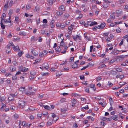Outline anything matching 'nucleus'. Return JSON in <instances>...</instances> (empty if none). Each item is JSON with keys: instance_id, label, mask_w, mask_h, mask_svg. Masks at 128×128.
Wrapping results in <instances>:
<instances>
[{"instance_id": "f257e3e1", "label": "nucleus", "mask_w": 128, "mask_h": 128, "mask_svg": "<svg viewBox=\"0 0 128 128\" xmlns=\"http://www.w3.org/2000/svg\"><path fill=\"white\" fill-rule=\"evenodd\" d=\"M25 104H26L25 102L22 100H20L18 103L20 107L22 108H24Z\"/></svg>"}, {"instance_id": "f03ea898", "label": "nucleus", "mask_w": 128, "mask_h": 128, "mask_svg": "<svg viewBox=\"0 0 128 128\" xmlns=\"http://www.w3.org/2000/svg\"><path fill=\"white\" fill-rule=\"evenodd\" d=\"M72 38L75 41H76L77 39L80 40H81V36L80 34L76 35V36H73Z\"/></svg>"}, {"instance_id": "7ed1b4c3", "label": "nucleus", "mask_w": 128, "mask_h": 128, "mask_svg": "<svg viewBox=\"0 0 128 128\" xmlns=\"http://www.w3.org/2000/svg\"><path fill=\"white\" fill-rule=\"evenodd\" d=\"M128 56L127 55H120L117 56V59H118L120 61H121L124 59V58Z\"/></svg>"}, {"instance_id": "20e7f679", "label": "nucleus", "mask_w": 128, "mask_h": 128, "mask_svg": "<svg viewBox=\"0 0 128 128\" xmlns=\"http://www.w3.org/2000/svg\"><path fill=\"white\" fill-rule=\"evenodd\" d=\"M56 25L57 26L60 27V29H64L65 27L64 24H61L60 22H58Z\"/></svg>"}, {"instance_id": "39448f33", "label": "nucleus", "mask_w": 128, "mask_h": 128, "mask_svg": "<svg viewBox=\"0 0 128 128\" xmlns=\"http://www.w3.org/2000/svg\"><path fill=\"white\" fill-rule=\"evenodd\" d=\"M84 36L86 39H87L88 41H90L91 40V38L90 37L89 34L86 33L84 34Z\"/></svg>"}, {"instance_id": "423d86ee", "label": "nucleus", "mask_w": 128, "mask_h": 128, "mask_svg": "<svg viewBox=\"0 0 128 128\" xmlns=\"http://www.w3.org/2000/svg\"><path fill=\"white\" fill-rule=\"evenodd\" d=\"M42 68L46 70H48L49 68V65L47 63L43 64L42 66Z\"/></svg>"}, {"instance_id": "0eeeda50", "label": "nucleus", "mask_w": 128, "mask_h": 128, "mask_svg": "<svg viewBox=\"0 0 128 128\" xmlns=\"http://www.w3.org/2000/svg\"><path fill=\"white\" fill-rule=\"evenodd\" d=\"M13 48L14 50L16 51H18L19 52L20 50L19 49V46H14L13 47Z\"/></svg>"}, {"instance_id": "6e6552de", "label": "nucleus", "mask_w": 128, "mask_h": 128, "mask_svg": "<svg viewBox=\"0 0 128 128\" xmlns=\"http://www.w3.org/2000/svg\"><path fill=\"white\" fill-rule=\"evenodd\" d=\"M31 52L35 56H36L38 55V53L34 49H33L32 50Z\"/></svg>"}, {"instance_id": "1a4fd4ad", "label": "nucleus", "mask_w": 128, "mask_h": 128, "mask_svg": "<svg viewBox=\"0 0 128 128\" xmlns=\"http://www.w3.org/2000/svg\"><path fill=\"white\" fill-rule=\"evenodd\" d=\"M63 12L61 10H59L56 12V13L58 16H60L62 14Z\"/></svg>"}, {"instance_id": "9d476101", "label": "nucleus", "mask_w": 128, "mask_h": 128, "mask_svg": "<svg viewBox=\"0 0 128 128\" xmlns=\"http://www.w3.org/2000/svg\"><path fill=\"white\" fill-rule=\"evenodd\" d=\"M56 0H48L47 2L50 5H52L53 3L55 2Z\"/></svg>"}, {"instance_id": "9b49d317", "label": "nucleus", "mask_w": 128, "mask_h": 128, "mask_svg": "<svg viewBox=\"0 0 128 128\" xmlns=\"http://www.w3.org/2000/svg\"><path fill=\"white\" fill-rule=\"evenodd\" d=\"M8 2L9 1L6 2L5 4V5L4 8V10H6L7 8H8Z\"/></svg>"}, {"instance_id": "f8f14e48", "label": "nucleus", "mask_w": 128, "mask_h": 128, "mask_svg": "<svg viewBox=\"0 0 128 128\" xmlns=\"http://www.w3.org/2000/svg\"><path fill=\"white\" fill-rule=\"evenodd\" d=\"M54 21L52 20L50 22V27L52 28H53L54 26Z\"/></svg>"}, {"instance_id": "ddd939ff", "label": "nucleus", "mask_w": 128, "mask_h": 128, "mask_svg": "<svg viewBox=\"0 0 128 128\" xmlns=\"http://www.w3.org/2000/svg\"><path fill=\"white\" fill-rule=\"evenodd\" d=\"M10 69L11 72L14 71L16 70V68L15 67L11 66H10Z\"/></svg>"}, {"instance_id": "4468645a", "label": "nucleus", "mask_w": 128, "mask_h": 128, "mask_svg": "<svg viewBox=\"0 0 128 128\" xmlns=\"http://www.w3.org/2000/svg\"><path fill=\"white\" fill-rule=\"evenodd\" d=\"M28 69L27 68L23 67L22 68L20 71L22 72H26L28 71Z\"/></svg>"}, {"instance_id": "2eb2a0df", "label": "nucleus", "mask_w": 128, "mask_h": 128, "mask_svg": "<svg viewBox=\"0 0 128 128\" xmlns=\"http://www.w3.org/2000/svg\"><path fill=\"white\" fill-rule=\"evenodd\" d=\"M6 16V15L4 13H3L2 14V16L1 17V20L2 22L4 20V19L5 18Z\"/></svg>"}, {"instance_id": "dca6fc26", "label": "nucleus", "mask_w": 128, "mask_h": 128, "mask_svg": "<svg viewBox=\"0 0 128 128\" xmlns=\"http://www.w3.org/2000/svg\"><path fill=\"white\" fill-rule=\"evenodd\" d=\"M112 118L115 121L118 120V116L114 115L112 117Z\"/></svg>"}, {"instance_id": "f3484780", "label": "nucleus", "mask_w": 128, "mask_h": 128, "mask_svg": "<svg viewBox=\"0 0 128 128\" xmlns=\"http://www.w3.org/2000/svg\"><path fill=\"white\" fill-rule=\"evenodd\" d=\"M31 75L34 76L36 74V71L34 70H32L30 72Z\"/></svg>"}, {"instance_id": "a211bd4d", "label": "nucleus", "mask_w": 128, "mask_h": 128, "mask_svg": "<svg viewBox=\"0 0 128 128\" xmlns=\"http://www.w3.org/2000/svg\"><path fill=\"white\" fill-rule=\"evenodd\" d=\"M43 107L44 108L48 110H50L51 109L50 107L47 105L44 106Z\"/></svg>"}, {"instance_id": "6ab92c4d", "label": "nucleus", "mask_w": 128, "mask_h": 128, "mask_svg": "<svg viewBox=\"0 0 128 128\" xmlns=\"http://www.w3.org/2000/svg\"><path fill=\"white\" fill-rule=\"evenodd\" d=\"M59 9L61 10H61L63 12H64L65 10L64 9V6L63 5H61L59 7Z\"/></svg>"}, {"instance_id": "aec40b11", "label": "nucleus", "mask_w": 128, "mask_h": 128, "mask_svg": "<svg viewBox=\"0 0 128 128\" xmlns=\"http://www.w3.org/2000/svg\"><path fill=\"white\" fill-rule=\"evenodd\" d=\"M115 12H113L112 13V14L110 16V18L114 20L115 18V16L114 14H115Z\"/></svg>"}, {"instance_id": "412c9836", "label": "nucleus", "mask_w": 128, "mask_h": 128, "mask_svg": "<svg viewBox=\"0 0 128 128\" xmlns=\"http://www.w3.org/2000/svg\"><path fill=\"white\" fill-rule=\"evenodd\" d=\"M24 53V52H23L20 51V50L18 52V55L20 57L22 56Z\"/></svg>"}, {"instance_id": "4be33fe9", "label": "nucleus", "mask_w": 128, "mask_h": 128, "mask_svg": "<svg viewBox=\"0 0 128 128\" xmlns=\"http://www.w3.org/2000/svg\"><path fill=\"white\" fill-rule=\"evenodd\" d=\"M97 24V23L95 21L93 22H91V23L90 24V26H92L95 25H96Z\"/></svg>"}, {"instance_id": "5701e85b", "label": "nucleus", "mask_w": 128, "mask_h": 128, "mask_svg": "<svg viewBox=\"0 0 128 128\" xmlns=\"http://www.w3.org/2000/svg\"><path fill=\"white\" fill-rule=\"evenodd\" d=\"M19 34L21 36H25L26 33L24 31H20L19 32Z\"/></svg>"}, {"instance_id": "b1692460", "label": "nucleus", "mask_w": 128, "mask_h": 128, "mask_svg": "<svg viewBox=\"0 0 128 128\" xmlns=\"http://www.w3.org/2000/svg\"><path fill=\"white\" fill-rule=\"evenodd\" d=\"M110 74L113 76H115L117 74V72L114 71L112 70Z\"/></svg>"}, {"instance_id": "393cba45", "label": "nucleus", "mask_w": 128, "mask_h": 128, "mask_svg": "<svg viewBox=\"0 0 128 128\" xmlns=\"http://www.w3.org/2000/svg\"><path fill=\"white\" fill-rule=\"evenodd\" d=\"M90 87L91 88H92L94 91H95L96 90V88L95 86L93 84H90Z\"/></svg>"}, {"instance_id": "a878e982", "label": "nucleus", "mask_w": 128, "mask_h": 128, "mask_svg": "<svg viewBox=\"0 0 128 128\" xmlns=\"http://www.w3.org/2000/svg\"><path fill=\"white\" fill-rule=\"evenodd\" d=\"M116 60L115 59H113L111 60L110 61L109 63V65H111Z\"/></svg>"}, {"instance_id": "bb28decb", "label": "nucleus", "mask_w": 128, "mask_h": 128, "mask_svg": "<svg viewBox=\"0 0 128 128\" xmlns=\"http://www.w3.org/2000/svg\"><path fill=\"white\" fill-rule=\"evenodd\" d=\"M72 67L73 68H75L78 67V64H73L72 66Z\"/></svg>"}, {"instance_id": "cd10ccee", "label": "nucleus", "mask_w": 128, "mask_h": 128, "mask_svg": "<svg viewBox=\"0 0 128 128\" xmlns=\"http://www.w3.org/2000/svg\"><path fill=\"white\" fill-rule=\"evenodd\" d=\"M25 87H21L19 89V90L20 91L23 92L25 90Z\"/></svg>"}, {"instance_id": "c85d7f7f", "label": "nucleus", "mask_w": 128, "mask_h": 128, "mask_svg": "<svg viewBox=\"0 0 128 128\" xmlns=\"http://www.w3.org/2000/svg\"><path fill=\"white\" fill-rule=\"evenodd\" d=\"M106 67V65L105 64H102L101 65H100L98 66V68H103L105 67Z\"/></svg>"}, {"instance_id": "c756f323", "label": "nucleus", "mask_w": 128, "mask_h": 128, "mask_svg": "<svg viewBox=\"0 0 128 128\" xmlns=\"http://www.w3.org/2000/svg\"><path fill=\"white\" fill-rule=\"evenodd\" d=\"M100 25L101 26V28L103 29L104 27L106 25V24L104 22H103Z\"/></svg>"}, {"instance_id": "7c9ffc66", "label": "nucleus", "mask_w": 128, "mask_h": 128, "mask_svg": "<svg viewBox=\"0 0 128 128\" xmlns=\"http://www.w3.org/2000/svg\"><path fill=\"white\" fill-rule=\"evenodd\" d=\"M69 16L70 15L68 13H66L64 16L65 18H68Z\"/></svg>"}, {"instance_id": "2f4dec72", "label": "nucleus", "mask_w": 128, "mask_h": 128, "mask_svg": "<svg viewBox=\"0 0 128 128\" xmlns=\"http://www.w3.org/2000/svg\"><path fill=\"white\" fill-rule=\"evenodd\" d=\"M41 60L40 59H38V60H35V62H34V64H36L38 63Z\"/></svg>"}, {"instance_id": "473e14b6", "label": "nucleus", "mask_w": 128, "mask_h": 128, "mask_svg": "<svg viewBox=\"0 0 128 128\" xmlns=\"http://www.w3.org/2000/svg\"><path fill=\"white\" fill-rule=\"evenodd\" d=\"M1 22L0 25L1 28L2 29H4L5 28V26L4 25L3 23Z\"/></svg>"}, {"instance_id": "72a5a7b5", "label": "nucleus", "mask_w": 128, "mask_h": 128, "mask_svg": "<svg viewBox=\"0 0 128 128\" xmlns=\"http://www.w3.org/2000/svg\"><path fill=\"white\" fill-rule=\"evenodd\" d=\"M44 123H41L39 125H38V127H41V128H42L44 127Z\"/></svg>"}, {"instance_id": "f704fd0d", "label": "nucleus", "mask_w": 128, "mask_h": 128, "mask_svg": "<svg viewBox=\"0 0 128 128\" xmlns=\"http://www.w3.org/2000/svg\"><path fill=\"white\" fill-rule=\"evenodd\" d=\"M60 46H65V44L63 41V40L60 43Z\"/></svg>"}, {"instance_id": "c9c22d12", "label": "nucleus", "mask_w": 128, "mask_h": 128, "mask_svg": "<svg viewBox=\"0 0 128 128\" xmlns=\"http://www.w3.org/2000/svg\"><path fill=\"white\" fill-rule=\"evenodd\" d=\"M13 12L12 10L10 9L9 10V12L8 13L9 16H11Z\"/></svg>"}, {"instance_id": "e433bc0d", "label": "nucleus", "mask_w": 128, "mask_h": 128, "mask_svg": "<svg viewBox=\"0 0 128 128\" xmlns=\"http://www.w3.org/2000/svg\"><path fill=\"white\" fill-rule=\"evenodd\" d=\"M17 76H16V75L14 76H13L12 78V79L13 80H17Z\"/></svg>"}, {"instance_id": "4c0bfd02", "label": "nucleus", "mask_w": 128, "mask_h": 128, "mask_svg": "<svg viewBox=\"0 0 128 128\" xmlns=\"http://www.w3.org/2000/svg\"><path fill=\"white\" fill-rule=\"evenodd\" d=\"M22 125L24 127H25L26 126V122L23 121L22 123Z\"/></svg>"}, {"instance_id": "58836bf2", "label": "nucleus", "mask_w": 128, "mask_h": 128, "mask_svg": "<svg viewBox=\"0 0 128 128\" xmlns=\"http://www.w3.org/2000/svg\"><path fill=\"white\" fill-rule=\"evenodd\" d=\"M108 4H104L102 5L104 8H106L108 6Z\"/></svg>"}, {"instance_id": "ea45409f", "label": "nucleus", "mask_w": 128, "mask_h": 128, "mask_svg": "<svg viewBox=\"0 0 128 128\" xmlns=\"http://www.w3.org/2000/svg\"><path fill=\"white\" fill-rule=\"evenodd\" d=\"M0 71L2 72L3 73H5L6 72L5 69L4 68L1 69L0 70Z\"/></svg>"}, {"instance_id": "a19ab883", "label": "nucleus", "mask_w": 128, "mask_h": 128, "mask_svg": "<svg viewBox=\"0 0 128 128\" xmlns=\"http://www.w3.org/2000/svg\"><path fill=\"white\" fill-rule=\"evenodd\" d=\"M67 110L66 109L64 108L62 109H61V111L62 112L64 113L66 111H67Z\"/></svg>"}, {"instance_id": "79ce46f5", "label": "nucleus", "mask_w": 128, "mask_h": 128, "mask_svg": "<svg viewBox=\"0 0 128 128\" xmlns=\"http://www.w3.org/2000/svg\"><path fill=\"white\" fill-rule=\"evenodd\" d=\"M5 100L4 97H0V102H3Z\"/></svg>"}, {"instance_id": "37998d69", "label": "nucleus", "mask_w": 128, "mask_h": 128, "mask_svg": "<svg viewBox=\"0 0 128 128\" xmlns=\"http://www.w3.org/2000/svg\"><path fill=\"white\" fill-rule=\"evenodd\" d=\"M48 114V112L46 111H44L42 112V114L44 116Z\"/></svg>"}, {"instance_id": "c03bdc74", "label": "nucleus", "mask_w": 128, "mask_h": 128, "mask_svg": "<svg viewBox=\"0 0 128 128\" xmlns=\"http://www.w3.org/2000/svg\"><path fill=\"white\" fill-rule=\"evenodd\" d=\"M52 123V121H51L50 120H49L47 122V124L49 126L51 125Z\"/></svg>"}, {"instance_id": "a18cd8bd", "label": "nucleus", "mask_w": 128, "mask_h": 128, "mask_svg": "<svg viewBox=\"0 0 128 128\" xmlns=\"http://www.w3.org/2000/svg\"><path fill=\"white\" fill-rule=\"evenodd\" d=\"M34 110V109L32 107H30L29 108L27 109V110L28 111H33Z\"/></svg>"}, {"instance_id": "49530a36", "label": "nucleus", "mask_w": 128, "mask_h": 128, "mask_svg": "<svg viewBox=\"0 0 128 128\" xmlns=\"http://www.w3.org/2000/svg\"><path fill=\"white\" fill-rule=\"evenodd\" d=\"M116 70L118 72H120L122 71V69L120 68H118L116 69Z\"/></svg>"}, {"instance_id": "de8ad7c7", "label": "nucleus", "mask_w": 128, "mask_h": 128, "mask_svg": "<svg viewBox=\"0 0 128 128\" xmlns=\"http://www.w3.org/2000/svg\"><path fill=\"white\" fill-rule=\"evenodd\" d=\"M108 86H111L113 85V84L111 83L110 81L108 82Z\"/></svg>"}, {"instance_id": "09e8293b", "label": "nucleus", "mask_w": 128, "mask_h": 128, "mask_svg": "<svg viewBox=\"0 0 128 128\" xmlns=\"http://www.w3.org/2000/svg\"><path fill=\"white\" fill-rule=\"evenodd\" d=\"M101 119L104 121H106L107 120V118L104 117H102L101 118Z\"/></svg>"}, {"instance_id": "8fccbe9b", "label": "nucleus", "mask_w": 128, "mask_h": 128, "mask_svg": "<svg viewBox=\"0 0 128 128\" xmlns=\"http://www.w3.org/2000/svg\"><path fill=\"white\" fill-rule=\"evenodd\" d=\"M66 98H62L60 100V101L62 102H64L66 101Z\"/></svg>"}, {"instance_id": "3c124183", "label": "nucleus", "mask_w": 128, "mask_h": 128, "mask_svg": "<svg viewBox=\"0 0 128 128\" xmlns=\"http://www.w3.org/2000/svg\"><path fill=\"white\" fill-rule=\"evenodd\" d=\"M31 8V6L29 4L27 5L26 7V9L27 10L30 9Z\"/></svg>"}, {"instance_id": "603ef678", "label": "nucleus", "mask_w": 128, "mask_h": 128, "mask_svg": "<svg viewBox=\"0 0 128 128\" xmlns=\"http://www.w3.org/2000/svg\"><path fill=\"white\" fill-rule=\"evenodd\" d=\"M10 109L12 110H14L15 109V107L13 106H10Z\"/></svg>"}, {"instance_id": "864d4df0", "label": "nucleus", "mask_w": 128, "mask_h": 128, "mask_svg": "<svg viewBox=\"0 0 128 128\" xmlns=\"http://www.w3.org/2000/svg\"><path fill=\"white\" fill-rule=\"evenodd\" d=\"M88 67V64L86 66L83 67L81 69V70H82L86 69Z\"/></svg>"}, {"instance_id": "5fc2aeb1", "label": "nucleus", "mask_w": 128, "mask_h": 128, "mask_svg": "<svg viewBox=\"0 0 128 128\" xmlns=\"http://www.w3.org/2000/svg\"><path fill=\"white\" fill-rule=\"evenodd\" d=\"M50 70L52 72H54L56 70L54 68H51Z\"/></svg>"}, {"instance_id": "6e6d98bb", "label": "nucleus", "mask_w": 128, "mask_h": 128, "mask_svg": "<svg viewBox=\"0 0 128 128\" xmlns=\"http://www.w3.org/2000/svg\"><path fill=\"white\" fill-rule=\"evenodd\" d=\"M76 14H80L81 12L78 10V9L76 10Z\"/></svg>"}, {"instance_id": "4d7b16f0", "label": "nucleus", "mask_w": 128, "mask_h": 128, "mask_svg": "<svg viewBox=\"0 0 128 128\" xmlns=\"http://www.w3.org/2000/svg\"><path fill=\"white\" fill-rule=\"evenodd\" d=\"M72 103L73 104H75L76 103V101L74 99H72Z\"/></svg>"}, {"instance_id": "13d9d810", "label": "nucleus", "mask_w": 128, "mask_h": 128, "mask_svg": "<svg viewBox=\"0 0 128 128\" xmlns=\"http://www.w3.org/2000/svg\"><path fill=\"white\" fill-rule=\"evenodd\" d=\"M120 4H121L122 3H124L125 2V0H119Z\"/></svg>"}, {"instance_id": "bf43d9fd", "label": "nucleus", "mask_w": 128, "mask_h": 128, "mask_svg": "<svg viewBox=\"0 0 128 128\" xmlns=\"http://www.w3.org/2000/svg\"><path fill=\"white\" fill-rule=\"evenodd\" d=\"M35 77H35L34 76H33L32 75V76H30L29 77V78L30 80H32Z\"/></svg>"}, {"instance_id": "052dcab7", "label": "nucleus", "mask_w": 128, "mask_h": 128, "mask_svg": "<svg viewBox=\"0 0 128 128\" xmlns=\"http://www.w3.org/2000/svg\"><path fill=\"white\" fill-rule=\"evenodd\" d=\"M109 60V58H104L103 60V61L104 62H107L108 61V60Z\"/></svg>"}, {"instance_id": "680f3d73", "label": "nucleus", "mask_w": 128, "mask_h": 128, "mask_svg": "<svg viewBox=\"0 0 128 128\" xmlns=\"http://www.w3.org/2000/svg\"><path fill=\"white\" fill-rule=\"evenodd\" d=\"M107 104V103L105 102H103L102 103V106L103 107H104Z\"/></svg>"}, {"instance_id": "e2e57ef3", "label": "nucleus", "mask_w": 128, "mask_h": 128, "mask_svg": "<svg viewBox=\"0 0 128 128\" xmlns=\"http://www.w3.org/2000/svg\"><path fill=\"white\" fill-rule=\"evenodd\" d=\"M14 4L12 0H11L9 4V6H11L12 5Z\"/></svg>"}, {"instance_id": "0e129e2a", "label": "nucleus", "mask_w": 128, "mask_h": 128, "mask_svg": "<svg viewBox=\"0 0 128 128\" xmlns=\"http://www.w3.org/2000/svg\"><path fill=\"white\" fill-rule=\"evenodd\" d=\"M39 56L40 57H42L43 56H45L42 53H40L39 54Z\"/></svg>"}, {"instance_id": "69168bd1", "label": "nucleus", "mask_w": 128, "mask_h": 128, "mask_svg": "<svg viewBox=\"0 0 128 128\" xmlns=\"http://www.w3.org/2000/svg\"><path fill=\"white\" fill-rule=\"evenodd\" d=\"M14 118L17 119L18 117V116L17 114H15L14 116Z\"/></svg>"}, {"instance_id": "338daca9", "label": "nucleus", "mask_w": 128, "mask_h": 128, "mask_svg": "<svg viewBox=\"0 0 128 128\" xmlns=\"http://www.w3.org/2000/svg\"><path fill=\"white\" fill-rule=\"evenodd\" d=\"M80 78L81 80H83L84 79V76H80Z\"/></svg>"}, {"instance_id": "774afa93", "label": "nucleus", "mask_w": 128, "mask_h": 128, "mask_svg": "<svg viewBox=\"0 0 128 128\" xmlns=\"http://www.w3.org/2000/svg\"><path fill=\"white\" fill-rule=\"evenodd\" d=\"M31 40V42H34V36H32Z\"/></svg>"}]
</instances>
